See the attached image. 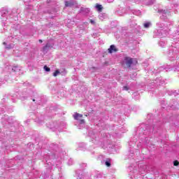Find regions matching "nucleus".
Instances as JSON below:
<instances>
[{
  "label": "nucleus",
  "instance_id": "6e6552de",
  "mask_svg": "<svg viewBox=\"0 0 179 179\" xmlns=\"http://www.w3.org/2000/svg\"><path fill=\"white\" fill-rule=\"evenodd\" d=\"M89 12H90V8H81L80 10V13H83V15H87V13H89Z\"/></svg>",
  "mask_w": 179,
  "mask_h": 179
},
{
  "label": "nucleus",
  "instance_id": "5701e85b",
  "mask_svg": "<svg viewBox=\"0 0 179 179\" xmlns=\"http://www.w3.org/2000/svg\"><path fill=\"white\" fill-rule=\"evenodd\" d=\"M73 162V161L72 159H70V160L69 161V164H70V165L72 164Z\"/></svg>",
  "mask_w": 179,
  "mask_h": 179
},
{
  "label": "nucleus",
  "instance_id": "dca6fc26",
  "mask_svg": "<svg viewBox=\"0 0 179 179\" xmlns=\"http://www.w3.org/2000/svg\"><path fill=\"white\" fill-rule=\"evenodd\" d=\"M43 69L46 72H50V71H51V69H50L47 66H44Z\"/></svg>",
  "mask_w": 179,
  "mask_h": 179
},
{
  "label": "nucleus",
  "instance_id": "f8f14e48",
  "mask_svg": "<svg viewBox=\"0 0 179 179\" xmlns=\"http://www.w3.org/2000/svg\"><path fill=\"white\" fill-rule=\"evenodd\" d=\"M96 10H98V12H101V10H103V6L100 5V4H96L95 6Z\"/></svg>",
  "mask_w": 179,
  "mask_h": 179
},
{
  "label": "nucleus",
  "instance_id": "a211bd4d",
  "mask_svg": "<svg viewBox=\"0 0 179 179\" xmlns=\"http://www.w3.org/2000/svg\"><path fill=\"white\" fill-rule=\"evenodd\" d=\"M59 70H56L55 72L53 73V76H58V75H59Z\"/></svg>",
  "mask_w": 179,
  "mask_h": 179
},
{
  "label": "nucleus",
  "instance_id": "6ab92c4d",
  "mask_svg": "<svg viewBox=\"0 0 179 179\" xmlns=\"http://www.w3.org/2000/svg\"><path fill=\"white\" fill-rule=\"evenodd\" d=\"M105 164H106V166H107L108 167H110V166H111V164H110V162H108V161H106V162H105Z\"/></svg>",
  "mask_w": 179,
  "mask_h": 179
},
{
  "label": "nucleus",
  "instance_id": "0eeeda50",
  "mask_svg": "<svg viewBox=\"0 0 179 179\" xmlns=\"http://www.w3.org/2000/svg\"><path fill=\"white\" fill-rule=\"evenodd\" d=\"M8 69H10V71H13V72H19V71H20L22 68L19 66H10L8 67Z\"/></svg>",
  "mask_w": 179,
  "mask_h": 179
},
{
  "label": "nucleus",
  "instance_id": "9d476101",
  "mask_svg": "<svg viewBox=\"0 0 179 179\" xmlns=\"http://www.w3.org/2000/svg\"><path fill=\"white\" fill-rule=\"evenodd\" d=\"M1 13L2 17H6V15H8V9L7 8H2L0 10Z\"/></svg>",
  "mask_w": 179,
  "mask_h": 179
},
{
  "label": "nucleus",
  "instance_id": "c85d7f7f",
  "mask_svg": "<svg viewBox=\"0 0 179 179\" xmlns=\"http://www.w3.org/2000/svg\"><path fill=\"white\" fill-rule=\"evenodd\" d=\"M9 38H14L13 37H9Z\"/></svg>",
  "mask_w": 179,
  "mask_h": 179
},
{
  "label": "nucleus",
  "instance_id": "4468645a",
  "mask_svg": "<svg viewBox=\"0 0 179 179\" xmlns=\"http://www.w3.org/2000/svg\"><path fill=\"white\" fill-rule=\"evenodd\" d=\"M167 43L165 42V41H161L159 43V47H166V45Z\"/></svg>",
  "mask_w": 179,
  "mask_h": 179
},
{
  "label": "nucleus",
  "instance_id": "f03ea898",
  "mask_svg": "<svg viewBox=\"0 0 179 179\" xmlns=\"http://www.w3.org/2000/svg\"><path fill=\"white\" fill-rule=\"evenodd\" d=\"M158 13H159V15H161L160 19H162V20H166L170 13V11H169V10L159 9Z\"/></svg>",
  "mask_w": 179,
  "mask_h": 179
},
{
  "label": "nucleus",
  "instance_id": "39448f33",
  "mask_svg": "<svg viewBox=\"0 0 179 179\" xmlns=\"http://www.w3.org/2000/svg\"><path fill=\"white\" fill-rule=\"evenodd\" d=\"M133 62L132 58L128 57H124L123 60V64H125L128 68H131V65H132Z\"/></svg>",
  "mask_w": 179,
  "mask_h": 179
},
{
  "label": "nucleus",
  "instance_id": "9b49d317",
  "mask_svg": "<svg viewBox=\"0 0 179 179\" xmlns=\"http://www.w3.org/2000/svg\"><path fill=\"white\" fill-rule=\"evenodd\" d=\"M83 117V115L78 113H76L73 115L74 120H76L77 121H79V118H82Z\"/></svg>",
  "mask_w": 179,
  "mask_h": 179
},
{
  "label": "nucleus",
  "instance_id": "4be33fe9",
  "mask_svg": "<svg viewBox=\"0 0 179 179\" xmlns=\"http://www.w3.org/2000/svg\"><path fill=\"white\" fill-rule=\"evenodd\" d=\"M90 23H91V24H95V22H94V20H90Z\"/></svg>",
  "mask_w": 179,
  "mask_h": 179
},
{
  "label": "nucleus",
  "instance_id": "2f4dec72",
  "mask_svg": "<svg viewBox=\"0 0 179 179\" xmlns=\"http://www.w3.org/2000/svg\"><path fill=\"white\" fill-rule=\"evenodd\" d=\"M169 1H171V0H169Z\"/></svg>",
  "mask_w": 179,
  "mask_h": 179
},
{
  "label": "nucleus",
  "instance_id": "cd10ccee",
  "mask_svg": "<svg viewBox=\"0 0 179 179\" xmlns=\"http://www.w3.org/2000/svg\"><path fill=\"white\" fill-rule=\"evenodd\" d=\"M3 44H4V45H6V42H4Z\"/></svg>",
  "mask_w": 179,
  "mask_h": 179
},
{
  "label": "nucleus",
  "instance_id": "ddd939ff",
  "mask_svg": "<svg viewBox=\"0 0 179 179\" xmlns=\"http://www.w3.org/2000/svg\"><path fill=\"white\" fill-rule=\"evenodd\" d=\"M150 26H152V23H150V22H147L144 23V27L145 29H149V27H150Z\"/></svg>",
  "mask_w": 179,
  "mask_h": 179
},
{
  "label": "nucleus",
  "instance_id": "7c9ffc66",
  "mask_svg": "<svg viewBox=\"0 0 179 179\" xmlns=\"http://www.w3.org/2000/svg\"><path fill=\"white\" fill-rule=\"evenodd\" d=\"M157 80H159L160 81L161 80L160 79H157Z\"/></svg>",
  "mask_w": 179,
  "mask_h": 179
},
{
  "label": "nucleus",
  "instance_id": "393cba45",
  "mask_svg": "<svg viewBox=\"0 0 179 179\" xmlns=\"http://www.w3.org/2000/svg\"><path fill=\"white\" fill-rule=\"evenodd\" d=\"M129 89H128V87H123V90H128Z\"/></svg>",
  "mask_w": 179,
  "mask_h": 179
},
{
  "label": "nucleus",
  "instance_id": "423d86ee",
  "mask_svg": "<svg viewBox=\"0 0 179 179\" xmlns=\"http://www.w3.org/2000/svg\"><path fill=\"white\" fill-rule=\"evenodd\" d=\"M74 5H76V1H75L70 0L65 1V6L66 7L72 8Z\"/></svg>",
  "mask_w": 179,
  "mask_h": 179
},
{
  "label": "nucleus",
  "instance_id": "f257e3e1",
  "mask_svg": "<svg viewBox=\"0 0 179 179\" xmlns=\"http://www.w3.org/2000/svg\"><path fill=\"white\" fill-rule=\"evenodd\" d=\"M157 25L159 27V29L157 31V36L159 37H166L169 33V28L164 26V23L163 22H158Z\"/></svg>",
  "mask_w": 179,
  "mask_h": 179
},
{
  "label": "nucleus",
  "instance_id": "bb28decb",
  "mask_svg": "<svg viewBox=\"0 0 179 179\" xmlns=\"http://www.w3.org/2000/svg\"><path fill=\"white\" fill-rule=\"evenodd\" d=\"M39 43H43V40L40 39Z\"/></svg>",
  "mask_w": 179,
  "mask_h": 179
},
{
  "label": "nucleus",
  "instance_id": "b1692460",
  "mask_svg": "<svg viewBox=\"0 0 179 179\" xmlns=\"http://www.w3.org/2000/svg\"><path fill=\"white\" fill-rule=\"evenodd\" d=\"M108 3H112V2H114V0H108Z\"/></svg>",
  "mask_w": 179,
  "mask_h": 179
},
{
  "label": "nucleus",
  "instance_id": "f3484780",
  "mask_svg": "<svg viewBox=\"0 0 179 179\" xmlns=\"http://www.w3.org/2000/svg\"><path fill=\"white\" fill-rule=\"evenodd\" d=\"M15 47V45H8L6 46V48H8V50H10V48H13Z\"/></svg>",
  "mask_w": 179,
  "mask_h": 179
},
{
  "label": "nucleus",
  "instance_id": "412c9836",
  "mask_svg": "<svg viewBox=\"0 0 179 179\" xmlns=\"http://www.w3.org/2000/svg\"><path fill=\"white\" fill-rule=\"evenodd\" d=\"M80 124H85V120H79Z\"/></svg>",
  "mask_w": 179,
  "mask_h": 179
},
{
  "label": "nucleus",
  "instance_id": "20e7f679",
  "mask_svg": "<svg viewBox=\"0 0 179 179\" xmlns=\"http://www.w3.org/2000/svg\"><path fill=\"white\" fill-rule=\"evenodd\" d=\"M52 47H54V42H52V41H48L46 45L43 48V52H47V51H48V50H51Z\"/></svg>",
  "mask_w": 179,
  "mask_h": 179
},
{
  "label": "nucleus",
  "instance_id": "2eb2a0df",
  "mask_svg": "<svg viewBox=\"0 0 179 179\" xmlns=\"http://www.w3.org/2000/svg\"><path fill=\"white\" fill-rule=\"evenodd\" d=\"M134 15H136V16H141V10H134L133 12Z\"/></svg>",
  "mask_w": 179,
  "mask_h": 179
},
{
  "label": "nucleus",
  "instance_id": "7ed1b4c3",
  "mask_svg": "<svg viewBox=\"0 0 179 179\" xmlns=\"http://www.w3.org/2000/svg\"><path fill=\"white\" fill-rule=\"evenodd\" d=\"M136 3H143V5H153L155 0H134Z\"/></svg>",
  "mask_w": 179,
  "mask_h": 179
},
{
  "label": "nucleus",
  "instance_id": "1a4fd4ad",
  "mask_svg": "<svg viewBox=\"0 0 179 179\" xmlns=\"http://www.w3.org/2000/svg\"><path fill=\"white\" fill-rule=\"evenodd\" d=\"M117 48H115V45H111L110 48H108V52L110 54H113V52H116Z\"/></svg>",
  "mask_w": 179,
  "mask_h": 179
},
{
  "label": "nucleus",
  "instance_id": "c756f323",
  "mask_svg": "<svg viewBox=\"0 0 179 179\" xmlns=\"http://www.w3.org/2000/svg\"><path fill=\"white\" fill-rule=\"evenodd\" d=\"M84 166L86 167V164H84Z\"/></svg>",
  "mask_w": 179,
  "mask_h": 179
},
{
  "label": "nucleus",
  "instance_id": "a878e982",
  "mask_svg": "<svg viewBox=\"0 0 179 179\" xmlns=\"http://www.w3.org/2000/svg\"><path fill=\"white\" fill-rule=\"evenodd\" d=\"M99 19H101V20H103V18L101 17V15H99Z\"/></svg>",
  "mask_w": 179,
  "mask_h": 179
},
{
  "label": "nucleus",
  "instance_id": "aec40b11",
  "mask_svg": "<svg viewBox=\"0 0 179 179\" xmlns=\"http://www.w3.org/2000/svg\"><path fill=\"white\" fill-rule=\"evenodd\" d=\"M178 164H179L178 161H175L173 162V166H178Z\"/></svg>",
  "mask_w": 179,
  "mask_h": 179
}]
</instances>
